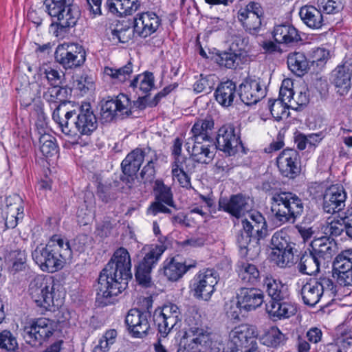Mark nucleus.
<instances>
[{"label": "nucleus", "instance_id": "38", "mask_svg": "<svg viewBox=\"0 0 352 352\" xmlns=\"http://www.w3.org/2000/svg\"><path fill=\"white\" fill-rule=\"evenodd\" d=\"M263 287L271 300H283L287 296V287L272 276L264 278Z\"/></svg>", "mask_w": 352, "mask_h": 352}, {"label": "nucleus", "instance_id": "62", "mask_svg": "<svg viewBox=\"0 0 352 352\" xmlns=\"http://www.w3.org/2000/svg\"><path fill=\"white\" fill-rule=\"evenodd\" d=\"M346 232V223L342 220V217L340 220L331 221L328 223L325 232L329 233L331 236H340L343 231Z\"/></svg>", "mask_w": 352, "mask_h": 352}, {"label": "nucleus", "instance_id": "16", "mask_svg": "<svg viewBox=\"0 0 352 352\" xmlns=\"http://www.w3.org/2000/svg\"><path fill=\"white\" fill-rule=\"evenodd\" d=\"M151 314L148 311H142L138 309H131L125 318L127 329L132 336L143 338L148 335L151 329Z\"/></svg>", "mask_w": 352, "mask_h": 352}, {"label": "nucleus", "instance_id": "28", "mask_svg": "<svg viewBox=\"0 0 352 352\" xmlns=\"http://www.w3.org/2000/svg\"><path fill=\"white\" fill-rule=\"evenodd\" d=\"M211 144L201 140H186V147L193 160L198 163L209 164L214 157L213 151H210Z\"/></svg>", "mask_w": 352, "mask_h": 352}, {"label": "nucleus", "instance_id": "53", "mask_svg": "<svg viewBox=\"0 0 352 352\" xmlns=\"http://www.w3.org/2000/svg\"><path fill=\"white\" fill-rule=\"evenodd\" d=\"M240 57L232 52H223L217 55V62L221 65L228 69H235L239 64Z\"/></svg>", "mask_w": 352, "mask_h": 352}, {"label": "nucleus", "instance_id": "17", "mask_svg": "<svg viewBox=\"0 0 352 352\" xmlns=\"http://www.w3.org/2000/svg\"><path fill=\"white\" fill-rule=\"evenodd\" d=\"M74 111L73 116L76 117L73 120L74 126L80 135H89L98 127V120L96 115L88 102H84L78 107V111Z\"/></svg>", "mask_w": 352, "mask_h": 352}, {"label": "nucleus", "instance_id": "5", "mask_svg": "<svg viewBox=\"0 0 352 352\" xmlns=\"http://www.w3.org/2000/svg\"><path fill=\"white\" fill-rule=\"evenodd\" d=\"M270 210L274 220L280 224L295 222L302 215L304 204L302 199L291 192H276L270 198Z\"/></svg>", "mask_w": 352, "mask_h": 352}, {"label": "nucleus", "instance_id": "59", "mask_svg": "<svg viewBox=\"0 0 352 352\" xmlns=\"http://www.w3.org/2000/svg\"><path fill=\"white\" fill-rule=\"evenodd\" d=\"M129 28H120V30L116 28L111 30V37L113 41H118L122 43H126L131 40L133 37V32Z\"/></svg>", "mask_w": 352, "mask_h": 352}, {"label": "nucleus", "instance_id": "45", "mask_svg": "<svg viewBox=\"0 0 352 352\" xmlns=\"http://www.w3.org/2000/svg\"><path fill=\"white\" fill-rule=\"evenodd\" d=\"M144 160L147 164L143 167L140 173V176L144 182H151L155 177V170L154 163L157 161V156L155 151L149 147L146 148V152Z\"/></svg>", "mask_w": 352, "mask_h": 352}, {"label": "nucleus", "instance_id": "47", "mask_svg": "<svg viewBox=\"0 0 352 352\" xmlns=\"http://www.w3.org/2000/svg\"><path fill=\"white\" fill-rule=\"evenodd\" d=\"M156 201H162L169 206H174L171 188L162 180H156L153 186Z\"/></svg>", "mask_w": 352, "mask_h": 352}, {"label": "nucleus", "instance_id": "55", "mask_svg": "<svg viewBox=\"0 0 352 352\" xmlns=\"http://www.w3.org/2000/svg\"><path fill=\"white\" fill-rule=\"evenodd\" d=\"M40 150L43 156L51 157L56 153V144L54 138L49 134H44L39 139Z\"/></svg>", "mask_w": 352, "mask_h": 352}, {"label": "nucleus", "instance_id": "41", "mask_svg": "<svg viewBox=\"0 0 352 352\" xmlns=\"http://www.w3.org/2000/svg\"><path fill=\"white\" fill-rule=\"evenodd\" d=\"M301 296L305 305L311 307L316 305L322 296L318 280H311L304 285L301 289Z\"/></svg>", "mask_w": 352, "mask_h": 352}, {"label": "nucleus", "instance_id": "27", "mask_svg": "<svg viewBox=\"0 0 352 352\" xmlns=\"http://www.w3.org/2000/svg\"><path fill=\"white\" fill-rule=\"evenodd\" d=\"M160 24V20L154 12H143L134 19L133 31L140 36L146 38L154 33Z\"/></svg>", "mask_w": 352, "mask_h": 352}, {"label": "nucleus", "instance_id": "30", "mask_svg": "<svg viewBox=\"0 0 352 352\" xmlns=\"http://www.w3.org/2000/svg\"><path fill=\"white\" fill-rule=\"evenodd\" d=\"M221 210L239 218L245 211L248 210V200L241 194L231 196L229 199L221 197L219 201Z\"/></svg>", "mask_w": 352, "mask_h": 352}, {"label": "nucleus", "instance_id": "23", "mask_svg": "<svg viewBox=\"0 0 352 352\" xmlns=\"http://www.w3.org/2000/svg\"><path fill=\"white\" fill-rule=\"evenodd\" d=\"M263 12L258 3L250 2L238 11V19L245 30L254 34L261 28Z\"/></svg>", "mask_w": 352, "mask_h": 352}, {"label": "nucleus", "instance_id": "56", "mask_svg": "<svg viewBox=\"0 0 352 352\" xmlns=\"http://www.w3.org/2000/svg\"><path fill=\"white\" fill-rule=\"evenodd\" d=\"M41 72L45 76L49 84L54 86L61 87L65 74L63 72H59L52 67L47 66L41 69Z\"/></svg>", "mask_w": 352, "mask_h": 352}, {"label": "nucleus", "instance_id": "15", "mask_svg": "<svg viewBox=\"0 0 352 352\" xmlns=\"http://www.w3.org/2000/svg\"><path fill=\"white\" fill-rule=\"evenodd\" d=\"M165 250L166 247L163 244L157 245L146 253L142 261L139 263L136 267L135 276L140 285L144 287L151 286L152 268Z\"/></svg>", "mask_w": 352, "mask_h": 352}, {"label": "nucleus", "instance_id": "19", "mask_svg": "<svg viewBox=\"0 0 352 352\" xmlns=\"http://www.w3.org/2000/svg\"><path fill=\"white\" fill-rule=\"evenodd\" d=\"M239 97L247 104H256L266 95V87L260 78H246L239 86Z\"/></svg>", "mask_w": 352, "mask_h": 352}, {"label": "nucleus", "instance_id": "2", "mask_svg": "<svg viewBox=\"0 0 352 352\" xmlns=\"http://www.w3.org/2000/svg\"><path fill=\"white\" fill-rule=\"evenodd\" d=\"M32 256L43 272L53 273L72 259V250L67 239L54 235L45 246L38 245L32 251Z\"/></svg>", "mask_w": 352, "mask_h": 352}, {"label": "nucleus", "instance_id": "57", "mask_svg": "<svg viewBox=\"0 0 352 352\" xmlns=\"http://www.w3.org/2000/svg\"><path fill=\"white\" fill-rule=\"evenodd\" d=\"M186 322L189 328L201 327L202 316L198 307L191 306L189 307L186 318Z\"/></svg>", "mask_w": 352, "mask_h": 352}, {"label": "nucleus", "instance_id": "42", "mask_svg": "<svg viewBox=\"0 0 352 352\" xmlns=\"http://www.w3.org/2000/svg\"><path fill=\"white\" fill-rule=\"evenodd\" d=\"M287 62L289 69L298 76H303L309 69V61L302 52L289 54Z\"/></svg>", "mask_w": 352, "mask_h": 352}, {"label": "nucleus", "instance_id": "32", "mask_svg": "<svg viewBox=\"0 0 352 352\" xmlns=\"http://www.w3.org/2000/svg\"><path fill=\"white\" fill-rule=\"evenodd\" d=\"M144 152H146V148L143 149L135 148L123 160L121 167L122 173L125 175L133 177L137 173L144 161L146 157Z\"/></svg>", "mask_w": 352, "mask_h": 352}, {"label": "nucleus", "instance_id": "6", "mask_svg": "<svg viewBox=\"0 0 352 352\" xmlns=\"http://www.w3.org/2000/svg\"><path fill=\"white\" fill-rule=\"evenodd\" d=\"M56 285L52 278L36 275L30 281L28 290L36 305L47 310L52 307H58L63 302L61 299L56 296Z\"/></svg>", "mask_w": 352, "mask_h": 352}, {"label": "nucleus", "instance_id": "29", "mask_svg": "<svg viewBox=\"0 0 352 352\" xmlns=\"http://www.w3.org/2000/svg\"><path fill=\"white\" fill-rule=\"evenodd\" d=\"M335 247L336 243L333 239L327 236H322L314 239L311 242L308 250L318 257L320 261L327 263L334 255Z\"/></svg>", "mask_w": 352, "mask_h": 352}, {"label": "nucleus", "instance_id": "25", "mask_svg": "<svg viewBox=\"0 0 352 352\" xmlns=\"http://www.w3.org/2000/svg\"><path fill=\"white\" fill-rule=\"evenodd\" d=\"M243 230L249 232L254 242L258 244L267 235V223L264 217L258 212H254L241 221Z\"/></svg>", "mask_w": 352, "mask_h": 352}, {"label": "nucleus", "instance_id": "1", "mask_svg": "<svg viewBox=\"0 0 352 352\" xmlns=\"http://www.w3.org/2000/svg\"><path fill=\"white\" fill-rule=\"evenodd\" d=\"M131 268L129 253L124 248H118L98 279L96 302L100 306L112 303L113 297L126 289L128 280L132 278Z\"/></svg>", "mask_w": 352, "mask_h": 352}, {"label": "nucleus", "instance_id": "20", "mask_svg": "<svg viewBox=\"0 0 352 352\" xmlns=\"http://www.w3.org/2000/svg\"><path fill=\"white\" fill-rule=\"evenodd\" d=\"M216 141L217 148L229 155H234L242 146L240 138L232 125L222 126L218 131Z\"/></svg>", "mask_w": 352, "mask_h": 352}, {"label": "nucleus", "instance_id": "12", "mask_svg": "<svg viewBox=\"0 0 352 352\" xmlns=\"http://www.w3.org/2000/svg\"><path fill=\"white\" fill-rule=\"evenodd\" d=\"M219 274L214 269L200 270L194 277L192 289L197 298L208 300L214 293L218 283Z\"/></svg>", "mask_w": 352, "mask_h": 352}, {"label": "nucleus", "instance_id": "10", "mask_svg": "<svg viewBox=\"0 0 352 352\" xmlns=\"http://www.w3.org/2000/svg\"><path fill=\"white\" fill-rule=\"evenodd\" d=\"M52 320L41 318L27 323L23 330L25 342L32 346H41L54 332Z\"/></svg>", "mask_w": 352, "mask_h": 352}, {"label": "nucleus", "instance_id": "46", "mask_svg": "<svg viewBox=\"0 0 352 352\" xmlns=\"http://www.w3.org/2000/svg\"><path fill=\"white\" fill-rule=\"evenodd\" d=\"M134 90L138 89L142 94H146L154 87V76L151 72H144L136 76L130 82Z\"/></svg>", "mask_w": 352, "mask_h": 352}, {"label": "nucleus", "instance_id": "44", "mask_svg": "<svg viewBox=\"0 0 352 352\" xmlns=\"http://www.w3.org/2000/svg\"><path fill=\"white\" fill-rule=\"evenodd\" d=\"M133 72V64L129 61L124 66L116 68L105 67L104 74L114 82H124L128 80Z\"/></svg>", "mask_w": 352, "mask_h": 352}, {"label": "nucleus", "instance_id": "33", "mask_svg": "<svg viewBox=\"0 0 352 352\" xmlns=\"http://www.w3.org/2000/svg\"><path fill=\"white\" fill-rule=\"evenodd\" d=\"M266 311L271 317L284 319L294 316L297 311V307L291 302L275 300L266 304Z\"/></svg>", "mask_w": 352, "mask_h": 352}, {"label": "nucleus", "instance_id": "63", "mask_svg": "<svg viewBox=\"0 0 352 352\" xmlns=\"http://www.w3.org/2000/svg\"><path fill=\"white\" fill-rule=\"evenodd\" d=\"M252 241H254L252 236L250 234L249 232H245L243 230V228L240 231L239 234L237 236L236 241L240 249H244L245 250V254H247L251 250L250 243Z\"/></svg>", "mask_w": 352, "mask_h": 352}, {"label": "nucleus", "instance_id": "36", "mask_svg": "<svg viewBox=\"0 0 352 352\" xmlns=\"http://www.w3.org/2000/svg\"><path fill=\"white\" fill-rule=\"evenodd\" d=\"M322 10L312 6H305L300 10V16L305 24L312 29H319L324 24Z\"/></svg>", "mask_w": 352, "mask_h": 352}, {"label": "nucleus", "instance_id": "21", "mask_svg": "<svg viewBox=\"0 0 352 352\" xmlns=\"http://www.w3.org/2000/svg\"><path fill=\"white\" fill-rule=\"evenodd\" d=\"M346 192L341 185H331L325 190L323 210L325 212L333 214L342 210L345 206Z\"/></svg>", "mask_w": 352, "mask_h": 352}, {"label": "nucleus", "instance_id": "24", "mask_svg": "<svg viewBox=\"0 0 352 352\" xmlns=\"http://www.w3.org/2000/svg\"><path fill=\"white\" fill-rule=\"evenodd\" d=\"M276 164L284 177L294 178L300 173L298 153L294 149H284L277 157Z\"/></svg>", "mask_w": 352, "mask_h": 352}, {"label": "nucleus", "instance_id": "43", "mask_svg": "<svg viewBox=\"0 0 352 352\" xmlns=\"http://www.w3.org/2000/svg\"><path fill=\"white\" fill-rule=\"evenodd\" d=\"M186 266L184 263L177 261L172 258L164 267V274L167 278L172 281L179 280L192 267Z\"/></svg>", "mask_w": 352, "mask_h": 352}, {"label": "nucleus", "instance_id": "49", "mask_svg": "<svg viewBox=\"0 0 352 352\" xmlns=\"http://www.w3.org/2000/svg\"><path fill=\"white\" fill-rule=\"evenodd\" d=\"M9 260L11 263L10 270L14 273L25 271L28 267L27 255L25 251L20 250L12 251L9 254Z\"/></svg>", "mask_w": 352, "mask_h": 352}, {"label": "nucleus", "instance_id": "14", "mask_svg": "<svg viewBox=\"0 0 352 352\" xmlns=\"http://www.w3.org/2000/svg\"><path fill=\"white\" fill-rule=\"evenodd\" d=\"M55 59L65 69L81 66L85 61V52L81 45L72 43L58 45L55 52Z\"/></svg>", "mask_w": 352, "mask_h": 352}, {"label": "nucleus", "instance_id": "52", "mask_svg": "<svg viewBox=\"0 0 352 352\" xmlns=\"http://www.w3.org/2000/svg\"><path fill=\"white\" fill-rule=\"evenodd\" d=\"M269 109L272 116L276 120H281L283 117L287 118L289 115L287 109L289 104L279 100H270L268 102Z\"/></svg>", "mask_w": 352, "mask_h": 352}, {"label": "nucleus", "instance_id": "40", "mask_svg": "<svg viewBox=\"0 0 352 352\" xmlns=\"http://www.w3.org/2000/svg\"><path fill=\"white\" fill-rule=\"evenodd\" d=\"M325 264L324 261H320L318 257L309 251V253L306 252L302 256L298 267L299 272L302 274L314 275L319 272L321 265Z\"/></svg>", "mask_w": 352, "mask_h": 352}, {"label": "nucleus", "instance_id": "9", "mask_svg": "<svg viewBox=\"0 0 352 352\" xmlns=\"http://www.w3.org/2000/svg\"><path fill=\"white\" fill-rule=\"evenodd\" d=\"M270 244V258L277 266L284 268L293 265L294 243L291 241L286 231H276L272 236Z\"/></svg>", "mask_w": 352, "mask_h": 352}, {"label": "nucleus", "instance_id": "48", "mask_svg": "<svg viewBox=\"0 0 352 352\" xmlns=\"http://www.w3.org/2000/svg\"><path fill=\"white\" fill-rule=\"evenodd\" d=\"M1 214H8V212H23L21 197L16 194L6 197L1 204Z\"/></svg>", "mask_w": 352, "mask_h": 352}, {"label": "nucleus", "instance_id": "50", "mask_svg": "<svg viewBox=\"0 0 352 352\" xmlns=\"http://www.w3.org/2000/svg\"><path fill=\"white\" fill-rule=\"evenodd\" d=\"M329 58V52L324 48H314L310 52L309 63L312 67H316L318 69L324 67Z\"/></svg>", "mask_w": 352, "mask_h": 352}, {"label": "nucleus", "instance_id": "13", "mask_svg": "<svg viewBox=\"0 0 352 352\" xmlns=\"http://www.w3.org/2000/svg\"><path fill=\"white\" fill-rule=\"evenodd\" d=\"M180 316L179 307L168 303L155 310L153 322L157 326L159 333L165 338L181 320Z\"/></svg>", "mask_w": 352, "mask_h": 352}, {"label": "nucleus", "instance_id": "39", "mask_svg": "<svg viewBox=\"0 0 352 352\" xmlns=\"http://www.w3.org/2000/svg\"><path fill=\"white\" fill-rule=\"evenodd\" d=\"M216 100L223 107L232 105L236 96V85L231 80L221 82L215 91Z\"/></svg>", "mask_w": 352, "mask_h": 352}, {"label": "nucleus", "instance_id": "60", "mask_svg": "<svg viewBox=\"0 0 352 352\" xmlns=\"http://www.w3.org/2000/svg\"><path fill=\"white\" fill-rule=\"evenodd\" d=\"M74 86L81 93L85 94L93 86V79L87 74L77 76L74 81Z\"/></svg>", "mask_w": 352, "mask_h": 352}, {"label": "nucleus", "instance_id": "35", "mask_svg": "<svg viewBox=\"0 0 352 352\" xmlns=\"http://www.w3.org/2000/svg\"><path fill=\"white\" fill-rule=\"evenodd\" d=\"M106 6L109 11L119 15H131L140 7L139 0H107Z\"/></svg>", "mask_w": 352, "mask_h": 352}, {"label": "nucleus", "instance_id": "58", "mask_svg": "<svg viewBox=\"0 0 352 352\" xmlns=\"http://www.w3.org/2000/svg\"><path fill=\"white\" fill-rule=\"evenodd\" d=\"M17 346L16 339L10 331L4 330L0 333V348L14 351Z\"/></svg>", "mask_w": 352, "mask_h": 352}, {"label": "nucleus", "instance_id": "64", "mask_svg": "<svg viewBox=\"0 0 352 352\" xmlns=\"http://www.w3.org/2000/svg\"><path fill=\"white\" fill-rule=\"evenodd\" d=\"M327 188L322 183L313 182L311 183L307 188V192L312 199H320L322 197L324 199V195Z\"/></svg>", "mask_w": 352, "mask_h": 352}, {"label": "nucleus", "instance_id": "11", "mask_svg": "<svg viewBox=\"0 0 352 352\" xmlns=\"http://www.w3.org/2000/svg\"><path fill=\"white\" fill-rule=\"evenodd\" d=\"M132 104L129 98L119 94L115 99L107 100L101 104L100 120L102 122H110L117 118H124L131 114Z\"/></svg>", "mask_w": 352, "mask_h": 352}, {"label": "nucleus", "instance_id": "26", "mask_svg": "<svg viewBox=\"0 0 352 352\" xmlns=\"http://www.w3.org/2000/svg\"><path fill=\"white\" fill-rule=\"evenodd\" d=\"M262 291L254 287H241L237 293L236 307L251 311L260 307L263 302Z\"/></svg>", "mask_w": 352, "mask_h": 352}, {"label": "nucleus", "instance_id": "54", "mask_svg": "<svg viewBox=\"0 0 352 352\" xmlns=\"http://www.w3.org/2000/svg\"><path fill=\"white\" fill-rule=\"evenodd\" d=\"M344 0H318L320 10L326 14H336L344 8Z\"/></svg>", "mask_w": 352, "mask_h": 352}, {"label": "nucleus", "instance_id": "31", "mask_svg": "<svg viewBox=\"0 0 352 352\" xmlns=\"http://www.w3.org/2000/svg\"><path fill=\"white\" fill-rule=\"evenodd\" d=\"M214 128V121L211 118L207 117L205 119H199L193 124L190 133L191 136L186 140L192 141L201 140L205 142L212 143L213 140L210 135Z\"/></svg>", "mask_w": 352, "mask_h": 352}, {"label": "nucleus", "instance_id": "18", "mask_svg": "<svg viewBox=\"0 0 352 352\" xmlns=\"http://www.w3.org/2000/svg\"><path fill=\"white\" fill-rule=\"evenodd\" d=\"M333 276L340 285H352L351 250H344L336 257L333 264Z\"/></svg>", "mask_w": 352, "mask_h": 352}, {"label": "nucleus", "instance_id": "4", "mask_svg": "<svg viewBox=\"0 0 352 352\" xmlns=\"http://www.w3.org/2000/svg\"><path fill=\"white\" fill-rule=\"evenodd\" d=\"M37 94L39 97H43L50 104H54L53 120L60 127L63 133L71 135L72 131L69 126V120L73 117L74 111H69L67 108V105L70 104V102L65 100L67 89L59 86L45 87L44 85H38Z\"/></svg>", "mask_w": 352, "mask_h": 352}, {"label": "nucleus", "instance_id": "7", "mask_svg": "<svg viewBox=\"0 0 352 352\" xmlns=\"http://www.w3.org/2000/svg\"><path fill=\"white\" fill-rule=\"evenodd\" d=\"M217 338V336L202 327L188 328L182 337V344L197 352L208 349L210 352H223V344Z\"/></svg>", "mask_w": 352, "mask_h": 352}, {"label": "nucleus", "instance_id": "34", "mask_svg": "<svg viewBox=\"0 0 352 352\" xmlns=\"http://www.w3.org/2000/svg\"><path fill=\"white\" fill-rule=\"evenodd\" d=\"M273 37L276 43L292 44L300 40L298 30L290 24L276 25L273 31Z\"/></svg>", "mask_w": 352, "mask_h": 352}, {"label": "nucleus", "instance_id": "3", "mask_svg": "<svg viewBox=\"0 0 352 352\" xmlns=\"http://www.w3.org/2000/svg\"><path fill=\"white\" fill-rule=\"evenodd\" d=\"M74 0H45L44 4L48 14L56 18L50 30L56 37L63 38L71 28L76 25L80 16V10L73 3Z\"/></svg>", "mask_w": 352, "mask_h": 352}, {"label": "nucleus", "instance_id": "22", "mask_svg": "<svg viewBox=\"0 0 352 352\" xmlns=\"http://www.w3.org/2000/svg\"><path fill=\"white\" fill-rule=\"evenodd\" d=\"M331 82L338 94L346 95L352 85V63L345 61L338 65L331 72Z\"/></svg>", "mask_w": 352, "mask_h": 352}, {"label": "nucleus", "instance_id": "61", "mask_svg": "<svg viewBox=\"0 0 352 352\" xmlns=\"http://www.w3.org/2000/svg\"><path fill=\"white\" fill-rule=\"evenodd\" d=\"M285 340V335L277 328L272 329L265 336V342L269 346L276 347Z\"/></svg>", "mask_w": 352, "mask_h": 352}, {"label": "nucleus", "instance_id": "8", "mask_svg": "<svg viewBox=\"0 0 352 352\" xmlns=\"http://www.w3.org/2000/svg\"><path fill=\"white\" fill-rule=\"evenodd\" d=\"M256 328L247 324L234 327L229 333L228 351L223 352H255L257 349Z\"/></svg>", "mask_w": 352, "mask_h": 352}, {"label": "nucleus", "instance_id": "37", "mask_svg": "<svg viewBox=\"0 0 352 352\" xmlns=\"http://www.w3.org/2000/svg\"><path fill=\"white\" fill-rule=\"evenodd\" d=\"M236 272L239 278L243 283L256 285L260 279V272L257 267L247 261H241L237 264Z\"/></svg>", "mask_w": 352, "mask_h": 352}, {"label": "nucleus", "instance_id": "51", "mask_svg": "<svg viewBox=\"0 0 352 352\" xmlns=\"http://www.w3.org/2000/svg\"><path fill=\"white\" fill-rule=\"evenodd\" d=\"M193 159L187 158L184 156H178L174 158L171 169L183 173H192L195 170V164Z\"/></svg>", "mask_w": 352, "mask_h": 352}]
</instances>
